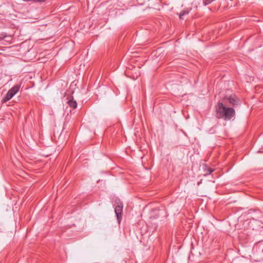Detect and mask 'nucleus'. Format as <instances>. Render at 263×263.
Returning <instances> with one entry per match:
<instances>
[{
    "label": "nucleus",
    "mask_w": 263,
    "mask_h": 263,
    "mask_svg": "<svg viewBox=\"0 0 263 263\" xmlns=\"http://www.w3.org/2000/svg\"><path fill=\"white\" fill-rule=\"evenodd\" d=\"M229 102L233 105H235L237 103L235 96H230V97L229 98Z\"/></svg>",
    "instance_id": "nucleus-6"
},
{
    "label": "nucleus",
    "mask_w": 263,
    "mask_h": 263,
    "mask_svg": "<svg viewBox=\"0 0 263 263\" xmlns=\"http://www.w3.org/2000/svg\"><path fill=\"white\" fill-rule=\"evenodd\" d=\"M214 171V170L211 168H208V170H207V172L210 174L211 173H212Z\"/></svg>",
    "instance_id": "nucleus-8"
},
{
    "label": "nucleus",
    "mask_w": 263,
    "mask_h": 263,
    "mask_svg": "<svg viewBox=\"0 0 263 263\" xmlns=\"http://www.w3.org/2000/svg\"><path fill=\"white\" fill-rule=\"evenodd\" d=\"M262 223L260 220L254 218H251L249 222V227L253 230H257L262 227Z\"/></svg>",
    "instance_id": "nucleus-3"
},
{
    "label": "nucleus",
    "mask_w": 263,
    "mask_h": 263,
    "mask_svg": "<svg viewBox=\"0 0 263 263\" xmlns=\"http://www.w3.org/2000/svg\"><path fill=\"white\" fill-rule=\"evenodd\" d=\"M235 116V111L232 107H227L221 102H218L216 106V116L224 121L230 120Z\"/></svg>",
    "instance_id": "nucleus-1"
},
{
    "label": "nucleus",
    "mask_w": 263,
    "mask_h": 263,
    "mask_svg": "<svg viewBox=\"0 0 263 263\" xmlns=\"http://www.w3.org/2000/svg\"><path fill=\"white\" fill-rule=\"evenodd\" d=\"M123 211L122 203H120L117 205L115 209V212L117 217V219L119 223H120L122 219V214Z\"/></svg>",
    "instance_id": "nucleus-4"
},
{
    "label": "nucleus",
    "mask_w": 263,
    "mask_h": 263,
    "mask_svg": "<svg viewBox=\"0 0 263 263\" xmlns=\"http://www.w3.org/2000/svg\"><path fill=\"white\" fill-rule=\"evenodd\" d=\"M20 86L18 85H14L7 93L6 96L3 98L2 102L5 103L11 99L19 91Z\"/></svg>",
    "instance_id": "nucleus-2"
},
{
    "label": "nucleus",
    "mask_w": 263,
    "mask_h": 263,
    "mask_svg": "<svg viewBox=\"0 0 263 263\" xmlns=\"http://www.w3.org/2000/svg\"><path fill=\"white\" fill-rule=\"evenodd\" d=\"M36 1L38 2H45V0H36Z\"/></svg>",
    "instance_id": "nucleus-9"
},
{
    "label": "nucleus",
    "mask_w": 263,
    "mask_h": 263,
    "mask_svg": "<svg viewBox=\"0 0 263 263\" xmlns=\"http://www.w3.org/2000/svg\"><path fill=\"white\" fill-rule=\"evenodd\" d=\"M68 104L71 107L73 108H76L77 107V101L74 100L73 98L70 99L67 102Z\"/></svg>",
    "instance_id": "nucleus-5"
},
{
    "label": "nucleus",
    "mask_w": 263,
    "mask_h": 263,
    "mask_svg": "<svg viewBox=\"0 0 263 263\" xmlns=\"http://www.w3.org/2000/svg\"><path fill=\"white\" fill-rule=\"evenodd\" d=\"M237 262V260L235 259L234 261H233V263H236Z\"/></svg>",
    "instance_id": "nucleus-10"
},
{
    "label": "nucleus",
    "mask_w": 263,
    "mask_h": 263,
    "mask_svg": "<svg viewBox=\"0 0 263 263\" xmlns=\"http://www.w3.org/2000/svg\"><path fill=\"white\" fill-rule=\"evenodd\" d=\"M188 14L187 11H183L182 12L180 13L179 17L180 19H183V16L186 14Z\"/></svg>",
    "instance_id": "nucleus-7"
}]
</instances>
